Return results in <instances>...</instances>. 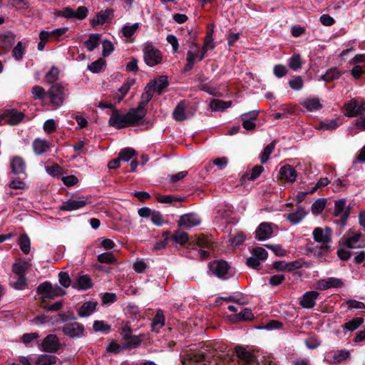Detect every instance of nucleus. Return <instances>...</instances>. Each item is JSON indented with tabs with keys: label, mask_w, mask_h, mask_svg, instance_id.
<instances>
[{
	"label": "nucleus",
	"mask_w": 365,
	"mask_h": 365,
	"mask_svg": "<svg viewBox=\"0 0 365 365\" xmlns=\"http://www.w3.org/2000/svg\"><path fill=\"white\" fill-rule=\"evenodd\" d=\"M143 118V111L130 109L126 114H122L118 109H113L108 120V125L117 129L129 126H135L140 124Z\"/></svg>",
	"instance_id": "obj_1"
},
{
	"label": "nucleus",
	"mask_w": 365,
	"mask_h": 365,
	"mask_svg": "<svg viewBox=\"0 0 365 365\" xmlns=\"http://www.w3.org/2000/svg\"><path fill=\"white\" fill-rule=\"evenodd\" d=\"M215 351L205 348L197 352L187 354L182 361V365H217L218 356Z\"/></svg>",
	"instance_id": "obj_2"
},
{
	"label": "nucleus",
	"mask_w": 365,
	"mask_h": 365,
	"mask_svg": "<svg viewBox=\"0 0 365 365\" xmlns=\"http://www.w3.org/2000/svg\"><path fill=\"white\" fill-rule=\"evenodd\" d=\"M37 292L42 295L43 299H53L65 294V291L57 284L52 285L48 282H45L39 284L37 287Z\"/></svg>",
	"instance_id": "obj_3"
},
{
	"label": "nucleus",
	"mask_w": 365,
	"mask_h": 365,
	"mask_svg": "<svg viewBox=\"0 0 365 365\" xmlns=\"http://www.w3.org/2000/svg\"><path fill=\"white\" fill-rule=\"evenodd\" d=\"M143 58L145 63L152 67L161 63L163 56L158 48L153 45L147 44L143 49Z\"/></svg>",
	"instance_id": "obj_4"
},
{
	"label": "nucleus",
	"mask_w": 365,
	"mask_h": 365,
	"mask_svg": "<svg viewBox=\"0 0 365 365\" xmlns=\"http://www.w3.org/2000/svg\"><path fill=\"white\" fill-rule=\"evenodd\" d=\"M205 55L204 52L200 51V46L197 44L192 43L187 52V64L185 70L189 71L192 69L196 60L201 61L204 58Z\"/></svg>",
	"instance_id": "obj_5"
},
{
	"label": "nucleus",
	"mask_w": 365,
	"mask_h": 365,
	"mask_svg": "<svg viewBox=\"0 0 365 365\" xmlns=\"http://www.w3.org/2000/svg\"><path fill=\"white\" fill-rule=\"evenodd\" d=\"M344 115L347 117H356L365 113V101L361 103L356 99H351L344 106Z\"/></svg>",
	"instance_id": "obj_6"
},
{
	"label": "nucleus",
	"mask_w": 365,
	"mask_h": 365,
	"mask_svg": "<svg viewBox=\"0 0 365 365\" xmlns=\"http://www.w3.org/2000/svg\"><path fill=\"white\" fill-rule=\"evenodd\" d=\"M61 348V342L55 334H48L41 341L40 349L48 353H56Z\"/></svg>",
	"instance_id": "obj_7"
},
{
	"label": "nucleus",
	"mask_w": 365,
	"mask_h": 365,
	"mask_svg": "<svg viewBox=\"0 0 365 365\" xmlns=\"http://www.w3.org/2000/svg\"><path fill=\"white\" fill-rule=\"evenodd\" d=\"M344 281L340 278L327 277L318 280L315 284V287L320 290H327L329 289H341L344 287Z\"/></svg>",
	"instance_id": "obj_8"
},
{
	"label": "nucleus",
	"mask_w": 365,
	"mask_h": 365,
	"mask_svg": "<svg viewBox=\"0 0 365 365\" xmlns=\"http://www.w3.org/2000/svg\"><path fill=\"white\" fill-rule=\"evenodd\" d=\"M84 330V326L77 322L66 323L62 328L63 333L70 338L82 337Z\"/></svg>",
	"instance_id": "obj_9"
},
{
	"label": "nucleus",
	"mask_w": 365,
	"mask_h": 365,
	"mask_svg": "<svg viewBox=\"0 0 365 365\" xmlns=\"http://www.w3.org/2000/svg\"><path fill=\"white\" fill-rule=\"evenodd\" d=\"M344 244L350 249L365 247V243L362 240L361 234L351 230H349L346 234Z\"/></svg>",
	"instance_id": "obj_10"
},
{
	"label": "nucleus",
	"mask_w": 365,
	"mask_h": 365,
	"mask_svg": "<svg viewBox=\"0 0 365 365\" xmlns=\"http://www.w3.org/2000/svg\"><path fill=\"white\" fill-rule=\"evenodd\" d=\"M90 202L88 197H79L77 199H71L63 202L60 209L64 211H73L85 207Z\"/></svg>",
	"instance_id": "obj_11"
},
{
	"label": "nucleus",
	"mask_w": 365,
	"mask_h": 365,
	"mask_svg": "<svg viewBox=\"0 0 365 365\" xmlns=\"http://www.w3.org/2000/svg\"><path fill=\"white\" fill-rule=\"evenodd\" d=\"M334 214V216L339 217L341 225L344 226L349 215V208L346 206L344 199H340L335 202Z\"/></svg>",
	"instance_id": "obj_12"
},
{
	"label": "nucleus",
	"mask_w": 365,
	"mask_h": 365,
	"mask_svg": "<svg viewBox=\"0 0 365 365\" xmlns=\"http://www.w3.org/2000/svg\"><path fill=\"white\" fill-rule=\"evenodd\" d=\"M229 268L230 267L227 262L223 260H215L210 262L209 264L210 271L212 274L219 278H225V275L227 274Z\"/></svg>",
	"instance_id": "obj_13"
},
{
	"label": "nucleus",
	"mask_w": 365,
	"mask_h": 365,
	"mask_svg": "<svg viewBox=\"0 0 365 365\" xmlns=\"http://www.w3.org/2000/svg\"><path fill=\"white\" fill-rule=\"evenodd\" d=\"M313 237L317 242L321 243L322 246H327L331 242V231L329 227H316L313 231Z\"/></svg>",
	"instance_id": "obj_14"
},
{
	"label": "nucleus",
	"mask_w": 365,
	"mask_h": 365,
	"mask_svg": "<svg viewBox=\"0 0 365 365\" xmlns=\"http://www.w3.org/2000/svg\"><path fill=\"white\" fill-rule=\"evenodd\" d=\"M201 220L199 216L195 213H188L182 215L178 222V226L186 228H191L200 224Z\"/></svg>",
	"instance_id": "obj_15"
},
{
	"label": "nucleus",
	"mask_w": 365,
	"mask_h": 365,
	"mask_svg": "<svg viewBox=\"0 0 365 365\" xmlns=\"http://www.w3.org/2000/svg\"><path fill=\"white\" fill-rule=\"evenodd\" d=\"M51 103L56 106H60L63 101V88L58 84L53 85L48 91Z\"/></svg>",
	"instance_id": "obj_16"
},
{
	"label": "nucleus",
	"mask_w": 365,
	"mask_h": 365,
	"mask_svg": "<svg viewBox=\"0 0 365 365\" xmlns=\"http://www.w3.org/2000/svg\"><path fill=\"white\" fill-rule=\"evenodd\" d=\"M273 232L272 224L268 222L261 223L255 231L256 238L264 240L271 237Z\"/></svg>",
	"instance_id": "obj_17"
},
{
	"label": "nucleus",
	"mask_w": 365,
	"mask_h": 365,
	"mask_svg": "<svg viewBox=\"0 0 365 365\" xmlns=\"http://www.w3.org/2000/svg\"><path fill=\"white\" fill-rule=\"evenodd\" d=\"M258 113L252 111L242 115V126L247 130H253L255 128V120L257 119Z\"/></svg>",
	"instance_id": "obj_18"
},
{
	"label": "nucleus",
	"mask_w": 365,
	"mask_h": 365,
	"mask_svg": "<svg viewBox=\"0 0 365 365\" xmlns=\"http://www.w3.org/2000/svg\"><path fill=\"white\" fill-rule=\"evenodd\" d=\"M154 91L152 89V86H149L148 85L145 88V92L142 94L141 96V101L140 102L138 107L137 108H135V110L138 111H143V118L145 115V107L146 106L147 103L151 100L153 98Z\"/></svg>",
	"instance_id": "obj_19"
},
{
	"label": "nucleus",
	"mask_w": 365,
	"mask_h": 365,
	"mask_svg": "<svg viewBox=\"0 0 365 365\" xmlns=\"http://www.w3.org/2000/svg\"><path fill=\"white\" fill-rule=\"evenodd\" d=\"M280 178L288 182H294L297 178V172L293 167L289 165L282 166L279 170Z\"/></svg>",
	"instance_id": "obj_20"
},
{
	"label": "nucleus",
	"mask_w": 365,
	"mask_h": 365,
	"mask_svg": "<svg viewBox=\"0 0 365 365\" xmlns=\"http://www.w3.org/2000/svg\"><path fill=\"white\" fill-rule=\"evenodd\" d=\"M319 293L315 291L306 292L300 301V304L307 309L312 308L315 305V300L317 299Z\"/></svg>",
	"instance_id": "obj_21"
},
{
	"label": "nucleus",
	"mask_w": 365,
	"mask_h": 365,
	"mask_svg": "<svg viewBox=\"0 0 365 365\" xmlns=\"http://www.w3.org/2000/svg\"><path fill=\"white\" fill-rule=\"evenodd\" d=\"M32 147L35 154L39 155L50 149V143L44 139L36 138L33 141Z\"/></svg>",
	"instance_id": "obj_22"
},
{
	"label": "nucleus",
	"mask_w": 365,
	"mask_h": 365,
	"mask_svg": "<svg viewBox=\"0 0 365 365\" xmlns=\"http://www.w3.org/2000/svg\"><path fill=\"white\" fill-rule=\"evenodd\" d=\"M134 83V79H128L121 86L120 88H118V92H116L113 96V98L117 101V103H120L123 100L124 96L130 91L131 86Z\"/></svg>",
	"instance_id": "obj_23"
},
{
	"label": "nucleus",
	"mask_w": 365,
	"mask_h": 365,
	"mask_svg": "<svg viewBox=\"0 0 365 365\" xmlns=\"http://www.w3.org/2000/svg\"><path fill=\"white\" fill-rule=\"evenodd\" d=\"M97 304L96 301L86 302L78 309V315L81 317L90 316L96 311Z\"/></svg>",
	"instance_id": "obj_24"
},
{
	"label": "nucleus",
	"mask_w": 365,
	"mask_h": 365,
	"mask_svg": "<svg viewBox=\"0 0 365 365\" xmlns=\"http://www.w3.org/2000/svg\"><path fill=\"white\" fill-rule=\"evenodd\" d=\"M186 105L184 101H180L178 103L175 108L173 112V117L177 121H182L187 118V115L185 113Z\"/></svg>",
	"instance_id": "obj_25"
},
{
	"label": "nucleus",
	"mask_w": 365,
	"mask_h": 365,
	"mask_svg": "<svg viewBox=\"0 0 365 365\" xmlns=\"http://www.w3.org/2000/svg\"><path fill=\"white\" fill-rule=\"evenodd\" d=\"M307 212L302 207H299L296 211L292 212L287 215V220L292 224L299 223L307 215Z\"/></svg>",
	"instance_id": "obj_26"
},
{
	"label": "nucleus",
	"mask_w": 365,
	"mask_h": 365,
	"mask_svg": "<svg viewBox=\"0 0 365 365\" xmlns=\"http://www.w3.org/2000/svg\"><path fill=\"white\" fill-rule=\"evenodd\" d=\"M11 168L14 174L24 173L26 169L25 161L22 158L16 156L11 161Z\"/></svg>",
	"instance_id": "obj_27"
},
{
	"label": "nucleus",
	"mask_w": 365,
	"mask_h": 365,
	"mask_svg": "<svg viewBox=\"0 0 365 365\" xmlns=\"http://www.w3.org/2000/svg\"><path fill=\"white\" fill-rule=\"evenodd\" d=\"M92 287V282L88 275H82L77 278L73 284V287L78 289L86 290Z\"/></svg>",
	"instance_id": "obj_28"
},
{
	"label": "nucleus",
	"mask_w": 365,
	"mask_h": 365,
	"mask_svg": "<svg viewBox=\"0 0 365 365\" xmlns=\"http://www.w3.org/2000/svg\"><path fill=\"white\" fill-rule=\"evenodd\" d=\"M302 105L310 112L318 110L322 108V105L317 98H307L302 102Z\"/></svg>",
	"instance_id": "obj_29"
},
{
	"label": "nucleus",
	"mask_w": 365,
	"mask_h": 365,
	"mask_svg": "<svg viewBox=\"0 0 365 365\" xmlns=\"http://www.w3.org/2000/svg\"><path fill=\"white\" fill-rule=\"evenodd\" d=\"M235 352L238 359L246 363H250L254 361V356L252 353L248 351L245 347L241 346H237L235 347Z\"/></svg>",
	"instance_id": "obj_30"
},
{
	"label": "nucleus",
	"mask_w": 365,
	"mask_h": 365,
	"mask_svg": "<svg viewBox=\"0 0 365 365\" xmlns=\"http://www.w3.org/2000/svg\"><path fill=\"white\" fill-rule=\"evenodd\" d=\"M148 86H152L154 92L161 93L163 89L168 86V78L165 76H161L156 81L150 83Z\"/></svg>",
	"instance_id": "obj_31"
},
{
	"label": "nucleus",
	"mask_w": 365,
	"mask_h": 365,
	"mask_svg": "<svg viewBox=\"0 0 365 365\" xmlns=\"http://www.w3.org/2000/svg\"><path fill=\"white\" fill-rule=\"evenodd\" d=\"M113 13V11L111 9L101 11L96 14V18L92 20V22L96 24H103L112 17Z\"/></svg>",
	"instance_id": "obj_32"
},
{
	"label": "nucleus",
	"mask_w": 365,
	"mask_h": 365,
	"mask_svg": "<svg viewBox=\"0 0 365 365\" xmlns=\"http://www.w3.org/2000/svg\"><path fill=\"white\" fill-rule=\"evenodd\" d=\"M24 114L17 110H11L7 114V122L9 124L15 125L19 124L24 119Z\"/></svg>",
	"instance_id": "obj_33"
},
{
	"label": "nucleus",
	"mask_w": 365,
	"mask_h": 365,
	"mask_svg": "<svg viewBox=\"0 0 365 365\" xmlns=\"http://www.w3.org/2000/svg\"><path fill=\"white\" fill-rule=\"evenodd\" d=\"M57 357L53 355L41 354L38 356L36 365H52L56 364Z\"/></svg>",
	"instance_id": "obj_34"
},
{
	"label": "nucleus",
	"mask_w": 365,
	"mask_h": 365,
	"mask_svg": "<svg viewBox=\"0 0 365 365\" xmlns=\"http://www.w3.org/2000/svg\"><path fill=\"white\" fill-rule=\"evenodd\" d=\"M101 34H92L89 36V38L85 42V46L90 51L94 50L98 46L101 41Z\"/></svg>",
	"instance_id": "obj_35"
},
{
	"label": "nucleus",
	"mask_w": 365,
	"mask_h": 365,
	"mask_svg": "<svg viewBox=\"0 0 365 365\" xmlns=\"http://www.w3.org/2000/svg\"><path fill=\"white\" fill-rule=\"evenodd\" d=\"M165 317L162 310H158L155 317L152 322L153 331H158L160 328L164 326Z\"/></svg>",
	"instance_id": "obj_36"
},
{
	"label": "nucleus",
	"mask_w": 365,
	"mask_h": 365,
	"mask_svg": "<svg viewBox=\"0 0 365 365\" xmlns=\"http://www.w3.org/2000/svg\"><path fill=\"white\" fill-rule=\"evenodd\" d=\"M231 101H223L221 100L214 99L210 102V106L213 111L223 110L231 106Z\"/></svg>",
	"instance_id": "obj_37"
},
{
	"label": "nucleus",
	"mask_w": 365,
	"mask_h": 365,
	"mask_svg": "<svg viewBox=\"0 0 365 365\" xmlns=\"http://www.w3.org/2000/svg\"><path fill=\"white\" fill-rule=\"evenodd\" d=\"M339 126V123L336 120H326L319 123L317 126L318 130H334Z\"/></svg>",
	"instance_id": "obj_38"
},
{
	"label": "nucleus",
	"mask_w": 365,
	"mask_h": 365,
	"mask_svg": "<svg viewBox=\"0 0 365 365\" xmlns=\"http://www.w3.org/2000/svg\"><path fill=\"white\" fill-rule=\"evenodd\" d=\"M254 319V315L250 309L245 308L242 309L238 314L232 317L234 321H249Z\"/></svg>",
	"instance_id": "obj_39"
},
{
	"label": "nucleus",
	"mask_w": 365,
	"mask_h": 365,
	"mask_svg": "<svg viewBox=\"0 0 365 365\" xmlns=\"http://www.w3.org/2000/svg\"><path fill=\"white\" fill-rule=\"evenodd\" d=\"M18 243L20 247V249L21 250V251L24 253L28 254L30 252L31 242H30V239L27 235H26V234L21 235L19 239Z\"/></svg>",
	"instance_id": "obj_40"
},
{
	"label": "nucleus",
	"mask_w": 365,
	"mask_h": 365,
	"mask_svg": "<svg viewBox=\"0 0 365 365\" xmlns=\"http://www.w3.org/2000/svg\"><path fill=\"white\" fill-rule=\"evenodd\" d=\"M170 239L176 243L183 245L188 241L189 237L187 232L182 230H176Z\"/></svg>",
	"instance_id": "obj_41"
},
{
	"label": "nucleus",
	"mask_w": 365,
	"mask_h": 365,
	"mask_svg": "<svg viewBox=\"0 0 365 365\" xmlns=\"http://www.w3.org/2000/svg\"><path fill=\"white\" fill-rule=\"evenodd\" d=\"M326 206V200L317 199L312 205V212L314 215H319L322 212Z\"/></svg>",
	"instance_id": "obj_42"
},
{
	"label": "nucleus",
	"mask_w": 365,
	"mask_h": 365,
	"mask_svg": "<svg viewBox=\"0 0 365 365\" xmlns=\"http://www.w3.org/2000/svg\"><path fill=\"white\" fill-rule=\"evenodd\" d=\"M341 76V73L336 68L329 69L324 75L322 76V78L325 81H331L334 79L339 78Z\"/></svg>",
	"instance_id": "obj_43"
},
{
	"label": "nucleus",
	"mask_w": 365,
	"mask_h": 365,
	"mask_svg": "<svg viewBox=\"0 0 365 365\" xmlns=\"http://www.w3.org/2000/svg\"><path fill=\"white\" fill-rule=\"evenodd\" d=\"M364 322V319L361 317H356L353 319L352 320L345 323L343 325L344 329H348L349 331H354L356 330L360 325H361Z\"/></svg>",
	"instance_id": "obj_44"
},
{
	"label": "nucleus",
	"mask_w": 365,
	"mask_h": 365,
	"mask_svg": "<svg viewBox=\"0 0 365 365\" xmlns=\"http://www.w3.org/2000/svg\"><path fill=\"white\" fill-rule=\"evenodd\" d=\"M275 144V141H272L264 148V151L260 156V161L262 164H264L267 162L269 155L273 152L274 149Z\"/></svg>",
	"instance_id": "obj_45"
},
{
	"label": "nucleus",
	"mask_w": 365,
	"mask_h": 365,
	"mask_svg": "<svg viewBox=\"0 0 365 365\" xmlns=\"http://www.w3.org/2000/svg\"><path fill=\"white\" fill-rule=\"evenodd\" d=\"M135 155L136 152L134 149L131 148H125L120 152L118 156L122 161L128 162Z\"/></svg>",
	"instance_id": "obj_46"
},
{
	"label": "nucleus",
	"mask_w": 365,
	"mask_h": 365,
	"mask_svg": "<svg viewBox=\"0 0 365 365\" xmlns=\"http://www.w3.org/2000/svg\"><path fill=\"white\" fill-rule=\"evenodd\" d=\"M349 351L346 350H336L332 352L333 362H341L349 357Z\"/></svg>",
	"instance_id": "obj_47"
},
{
	"label": "nucleus",
	"mask_w": 365,
	"mask_h": 365,
	"mask_svg": "<svg viewBox=\"0 0 365 365\" xmlns=\"http://www.w3.org/2000/svg\"><path fill=\"white\" fill-rule=\"evenodd\" d=\"M288 65L290 68L294 71H297L302 67V60L299 54L293 55L288 60Z\"/></svg>",
	"instance_id": "obj_48"
},
{
	"label": "nucleus",
	"mask_w": 365,
	"mask_h": 365,
	"mask_svg": "<svg viewBox=\"0 0 365 365\" xmlns=\"http://www.w3.org/2000/svg\"><path fill=\"white\" fill-rule=\"evenodd\" d=\"M126 349H128V346H124L123 344H118L115 341H111L107 346V351L113 354H118Z\"/></svg>",
	"instance_id": "obj_49"
},
{
	"label": "nucleus",
	"mask_w": 365,
	"mask_h": 365,
	"mask_svg": "<svg viewBox=\"0 0 365 365\" xmlns=\"http://www.w3.org/2000/svg\"><path fill=\"white\" fill-rule=\"evenodd\" d=\"M59 70L58 68L53 66L46 75V79L48 83H54L58 78Z\"/></svg>",
	"instance_id": "obj_50"
},
{
	"label": "nucleus",
	"mask_w": 365,
	"mask_h": 365,
	"mask_svg": "<svg viewBox=\"0 0 365 365\" xmlns=\"http://www.w3.org/2000/svg\"><path fill=\"white\" fill-rule=\"evenodd\" d=\"M106 61L103 58H99L97 61L91 63L88 66V69L93 73H98L103 66L105 65Z\"/></svg>",
	"instance_id": "obj_51"
},
{
	"label": "nucleus",
	"mask_w": 365,
	"mask_h": 365,
	"mask_svg": "<svg viewBox=\"0 0 365 365\" xmlns=\"http://www.w3.org/2000/svg\"><path fill=\"white\" fill-rule=\"evenodd\" d=\"M138 28L139 25L138 23L125 26L122 29L123 36L127 38L132 36Z\"/></svg>",
	"instance_id": "obj_52"
},
{
	"label": "nucleus",
	"mask_w": 365,
	"mask_h": 365,
	"mask_svg": "<svg viewBox=\"0 0 365 365\" xmlns=\"http://www.w3.org/2000/svg\"><path fill=\"white\" fill-rule=\"evenodd\" d=\"M98 262L101 263L111 264L115 262V259L111 252H105L98 256Z\"/></svg>",
	"instance_id": "obj_53"
},
{
	"label": "nucleus",
	"mask_w": 365,
	"mask_h": 365,
	"mask_svg": "<svg viewBox=\"0 0 365 365\" xmlns=\"http://www.w3.org/2000/svg\"><path fill=\"white\" fill-rule=\"evenodd\" d=\"M31 93H32L33 98L36 100H37V99L41 100L46 96L45 90L39 86H34L31 89Z\"/></svg>",
	"instance_id": "obj_54"
},
{
	"label": "nucleus",
	"mask_w": 365,
	"mask_h": 365,
	"mask_svg": "<svg viewBox=\"0 0 365 365\" xmlns=\"http://www.w3.org/2000/svg\"><path fill=\"white\" fill-rule=\"evenodd\" d=\"M95 331H109L110 326L103 321H95L93 325Z\"/></svg>",
	"instance_id": "obj_55"
},
{
	"label": "nucleus",
	"mask_w": 365,
	"mask_h": 365,
	"mask_svg": "<svg viewBox=\"0 0 365 365\" xmlns=\"http://www.w3.org/2000/svg\"><path fill=\"white\" fill-rule=\"evenodd\" d=\"M252 254L261 261L265 260L268 257L267 252L264 248L260 247L254 248Z\"/></svg>",
	"instance_id": "obj_56"
},
{
	"label": "nucleus",
	"mask_w": 365,
	"mask_h": 365,
	"mask_svg": "<svg viewBox=\"0 0 365 365\" xmlns=\"http://www.w3.org/2000/svg\"><path fill=\"white\" fill-rule=\"evenodd\" d=\"M103 51L102 55L104 57L108 56L114 50L113 44L111 41L105 40L102 42Z\"/></svg>",
	"instance_id": "obj_57"
},
{
	"label": "nucleus",
	"mask_w": 365,
	"mask_h": 365,
	"mask_svg": "<svg viewBox=\"0 0 365 365\" xmlns=\"http://www.w3.org/2000/svg\"><path fill=\"white\" fill-rule=\"evenodd\" d=\"M265 247L272 250L277 256H284L287 253L286 250L279 245H265Z\"/></svg>",
	"instance_id": "obj_58"
},
{
	"label": "nucleus",
	"mask_w": 365,
	"mask_h": 365,
	"mask_svg": "<svg viewBox=\"0 0 365 365\" xmlns=\"http://www.w3.org/2000/svg\"><path fill=\"white\" fill-rule=\"evenodd\" d=\"M68 29V27H61L50 31L51 39L53 41H58L60 37L67 32Z\"/></svg>",
	"instance_id": "obj_59"
},
{
	"label": "nucleus",
	"mask_w": 365,
	"mask_h": 365,
	"mask_svg": "<svg viewBox=\"0 0 365 365\" xmlns=\"http://www.w3.org/2000/svg\"><path fill=\"white\" fill-rule=\"evenodd\" d=\"M289 86L296 91H299L303 87V80L301 76H297L289 81Z\"/></svg>",
	"instance_id": "obj_60"
},
{
	"label": "nucleus",
	"mask_w": 365,
	"mask_h": 365,
	"mask_svg": "<svg viewBox=\"0 0 365 365\" xmlns=\"http://www.w3.org/2000/svg\"><path fill=\"white\" fill-rule=\"evenodd\" d=\"M24 53V47L22 45V43L21 41L18 42V43L16 45V46L13 49V55L14 57L16 60H20L23 58Z\"/></svg>",
	"instance_id": "obj_61"
},
{
	"label": "nucleus",
	"mask_w": 365,
	"mask_h": 365,
	"mask_svg": "<svg viewBox=\"0 0 365 365\" xmlns=\"http://www.w3.org/2000/svg\"><path fill=\"white\" fill-rule=\"evenodd\" d=\"M59 283L65 288H68L71 284V279L67 272H61L58 274Z\"/></svg>",
	"instance_id": "obj_62"
},
{
	"label": "nucleus",
	"mask_w": 365,
	"mask_h": 365,
	"mask_svg": "<svg viewBox=\"0 0 365 365\" xmlns=\"http://www.w3.org/2000/svg\"><path fill=\"white\" fill-rule=\"evenodd\" d=\"M305 344L309 349H314L320 345V341L314 336H310L305 339Z\"/></svg>",
	"instance_id": "obj_63"
},
{
	"label": "nucleus",
	"mask_w": 365,
	"mask_h": 365,
	"mask_svg": "<svg viewBox=\"0 0 365 365\" xmlns=\"http://www.w3.org/2000/svg\"><path fill=\"white\" fill-rule=\"evenodd\" d=\"M27 287V282L25 277L24 275L22 276H18V279L14 283V287L16 289L22 290L26 289Z\"/></svg>",
	"instance_id": "obj_64"
}]
</instances>
